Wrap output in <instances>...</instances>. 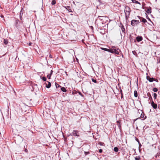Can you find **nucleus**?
Segmentation results:
<instances>
[{"label":"nucleus","mask_w":160,"mask_h":160,"mask_svg":"<svg viewBox=\"0 0 160 160\" xmlns=\"http://www.w3.org/2000/svg\"><path fill=\"white\" fill-rule=\"evenodd\" d=\"M124 12L125 14V17L126 19H127L130 15V8L128 6L125 7L124 9Z\"/></svg>","instance_id":"obj_1"},{"label":"nucleus","mask_w":160,"mask_h":160,"mask_svg":"<svg viewBox=\"0 0 160 160\" xmlns=\"http://www.w3.org/2000/svg\"><path fill=\"white\" fill-rule=\"evenodd\" d=\"M139 23V22L138 20H132L131 22V25L133 26H134L135 25L138 24Z\"/></svg>","instance_id":"obj_2"},{"label":"nucleus","mask_w":160,"mask_h":160,"mask_svg":"<svg viewBox=\"0 0 160 160\" xmlns=\"http://www.w3.org/2000/svg\"><path fill=\"white\" fill-rule=\"evenodd\" d=\"M139 114L141 113L140 115V118H143V120H144L146 118V116H145L144 117L145 114L142 110H140L139 111Z\"/></svg>","instance_id":"obj_3"},{"label":"nucleus","mask_w":160,"mask_h":160,"mask_svg":"<svg viewBox=\"0 0 160 160\" xmlns=\"http://www.w3.org/2000/svg\"><path fill=\"white\" fill-rule=\"evenodd\" d=\"M112 53H114L116 55H118L121 53V51H107Z\"/></svg>","instance_id":"obj_4"},{"label":"nucleus","mask_w":160,"mask_h":160,"mask_svg":"<svg viewBox=\"0 0 160 160\" xmlns=\"http://www.w3.org/2000/svg\"><path fill=\"white\" fill-rule=\"evenodd\" d=\"M20 22L18 20H17L16 21V26L18 28H20Z\"/></svg>","instance_id":"obj_5"},{"label":"nucleus","mask_w":160,"mask_h":160,"mask_svg":"<svg viewBox=\"0 0 160 160\" xmlns=\"http://www.w3.org/2000/svg\"><path fill=\"white\" fill-rule=\"evenodd\" d=\"M151 104L152 106L153 107V108L154 109H156L157 108V104L155 103L152 100L151 103Z\"/></svg>","instance_id":"obj_6"},{"label":"nucleus","mask_w":160,"mask_h":160,"mask_svg":"<svg viewBox=\"0 0 160 160\" xmlns=\"http://www.w3.org/2000/svg\"><path fill=\"white\" fill-rule=\"evenodd\" d=\"M146 78L147 80H148V81L150 82H152L154 80V78H151L149 76H147Z\"/></svg>","instance_id":"obj_7"},{"label":"nucleus","mask_w":160,"mask_h":160,"mask_svg":"<svg viewBox=\"0 0 160 160\" xmlns=\"http://www.w3.org/2000/svg\"><path fill=\"white\" fill-rule=\"evenodd\" d=\"M120 27H121V29L122 32H123L125 33V29L122 23H120Z\"/></svg>","instance_id":"obj_8"},{"label":"nucleus","mask_w":160,"mask_h":160,"mask_svg":"<svg viewBox=\"0 0 160 160\" xmlns=\"http://www.w3.org/2000/svg\"><path fill=\"white\" fill-rule=\"evenodd\" d=\"M72 133V134L74 136H79V135H78V132L77 131L74 130L73 131Z\"/></svg>","instance_id":"obj_9"},{"label":"nucleus","mask_w":160,"mask_h":160,"mask_svg":"<svg viewBox=\"0 0 160 160\" xmlns=\"http://www.w3.org/2000/svg\"><path fill=\"white\" fill-rule=\"evenodd\" d=\"M136 40L138 42H139L142 40V38L141 36H138L136 38Z\"/></svg>","instance_id":"obj_10"},{"label":"nucleus","mask_w":160,"mask_h":160,"mask_svg":"<svg viewBox=\"0 0 160 160\" xmlns=\"http://www.w3.org/2000/svg\"><path fill=\"white\" fill-rule=\"evenodd\" d=\"M47 82L48 83V85L46 84V87L47 88H49L51 86V84L50 82L48 81H47Z\"/></svg>","instance_id":"obj_11"},{"label":"nucleus","mask_w":160,"mask_h":160,"mask_svg":"<svg viewBox=\"0 0 160 160\" xmlns=\"http://www.w3.org/2000/svg\"><path fill=\"white\" fill-rule=\"evenodd\" d=\"M147 95L149 97V99L150 100H152V97L150 94V93L148 92V93Z\"/></svg>","instance_id":"obj_12"},{"label":"nucleus","mask_w":160,"mask_h":160,"mask_svg":"<svg viewBox=\"0 0 160 160\" xmlns=\"http://www.w3.org/2000/svg\"><path fill=\"white\" fill-rule=\"evenodd\" d=\"M117 122L118 126V127L119 129H121V125L120 124V122L119 121H117Z\"/></svg>","instance_id":"obj_13"},{"label":"nucleus","mask_w":160,"mask_h":160,"mask_svg":"<svg viewBox=\"0 0 160 160\" xmlns=\"http://www.w3.org/2000/svg\"><path fill=\"white\" fill-rule=\"evenodd\" d=\"M61 90L64 92H67V90L66 88L64 87H62L61 88Z\"/></svg>","instance_id":"obj_14"},{"label":"nucleus","mask_w":160,"mask_h":160,"mask_svg":"<svg viewBox=\"0 0 160 160\" xmlns=\"http://www.w3.org/2000/svg\"><path fill=\"white\" fill-rule=\"evenodd\" d=\"M100 49H102V50H111V49H107V48H100ZM98 49H99V48H98ZM111 50H116V49H111Z\"/></svg>","instance_id":"obj_15"},{"label":"nucleus","mask_w":160,"mask_h":160,"mask_svg":"<svg viewBox=\"0 0 160 160\" xmlns=\"http://www.w3.org/2000/svg\"><path fill=\"white\" fill-rule=\"evenodd\" d=\"M146 12L148 14L151 13V8H148L147 10L146 11Z\"/></svg>","instance_id":"obj_16"},{"label":"nucleus","mask_w":160,"mask_h":160,"mask_svg":"<svg viewBox=\"0 0 160 160\" xmlns=\"http://www.w3.org/2000/svg\"><path fill=\"white\" fill-rule=\"evenodd\" d=\"M134 96L135 97H138V93L136 90L134 91Z\"/></svg>","instance_id":"obj_17"},{"label":"nucleus","mask_w":160,"mask_h":160,"mask_svg":"<svg viewBox=\"0 0 160 160\" xmlns=\"http://www.w3.org/2000/svg\"><path fill=\"white\" fill-rule=\"evenodd\" d=\"M66 9L69 12H72V11L70 8V7L69 6H68L66 8Z\"/></svg>","instance_id":"obj_18"},{"label":"nucleus","mask_w":160,"mask_h":160,"mask_svg":"<svg viewBox=\"0 0 160 160\" xmlns=\"http://www.w3.org/2000/svg\"><path fill=\"white\" fill-rule=\"evenodd\" d=\"M132 2L134 3H135L136 4H140V3L137 1L134 0L132 1Z\"/></svg>","instance_id":"obj_19"},{"label":"nucleus","mask_w":160,"mask_h":160,"mask_svg":"<svg viewBox=\"0 0 160 160\" xmlns=\"http://www.w3.org/2000/svg\"><path fill=\"white\" fill-rule=\"evenodd\" d=\"M141 22L144 23H145L147 22V20L145 19L144 18H142Z\"/></svg>","instance_id":"obj_20"},{"label":"nucleus","mask_w":160,"mask_h":160,"mask_svg":"<svg viewBox=\"0 0 160 160\" xmlns=\"http://www.w3.org/2000/svg\"><path fill=\"white\" fill-rule=\"evenodd\" d=\"M55 84L56 88H59V87H61V86H60V85H59V84H58L56 82H55Z\"/></svg>","instance_id":"obj_21"},{"label":"nucleus","mask_w":160,"mask_h":160,"mask_svg":"<svg viewBox=\"0 0 160 160\" xmlns=\"http://www.w3.org/2000/svg\"><path fill=\"white\" fill-rule=\"evenodd\" d=\"M132 52L134 55L138 57V54H137V52H136L135 51H132Z\"/></svg>","instance_id":"obj_22"},{"label":"nucleus","mask_w":160,"mask_h":160,"mask_svg":"<svg viewBox=\"0 0 160 160\" xmlns=\"http://www.w3.org/2000/svg\"><path fill=\"white\" fill-rule=\"evenodd\" d=\"M114 150L116 152H117L118 151V148L117 147H115L114 148Z\"/></svg>","instance_id":"obj_23"},{"label":"nucleus","mask_w":160,"mask_h":160,"mask_svg":"<svg viewBox=\"0 0 160 160\" xmlns=\"http://www.w3.org/2000/svg\"><path fill=\"white\" fill-rule=\"evenodd\" d=\"M3 42L6 45L8 43V41L7 40L4 39Z\"/></svg>","instance_id":"obj_24"},{"label":"nucleus","mask_w":160,"mask_h":160,"mask_svg":"<svg viewBox=\"0 0 160 160\" xmlns=\"http://www.w3.org/2000/svg\"><path fill=\"white\" fill-rule=\"evenodd\" d=\"M98 18H99V19L101 20H102L103 19V18H104L105 17H102V16H99L98 17Z\"/></svg>","instance_id":"obj_25"},{"label":"nucleus","mask_w":160,"mask_h":160,"mask_svg":"<svg viewBox=\"0 0 160 160\" xmlns=\"http://www.w3.org/2000/svg\"><path fill=\"white\" fill-rule=\"evenodd\" d=\"M56 1L55 0H53L52 1L51 4L52 5H54L56 4Z\"/></svg>","instance_id":"obj_26"},{"label":"nucleus","mask_w":160,"mask_h":160,"mask_svg":"<svg viewBox=\"0 0 160 160\" xmlns=\"http://www.w3.org/2000/svg\"><path fill=\"white\" fill-rule=\"evenodd\" d=\"M158 90V89L156 88H154L153 89V91L155 92H157Z\"/></svg>","instance_id":"obj_27"},{"label":"nucleus","mask_w":160,"mask_h":160,"mask_svg":"<svg viewBox=\"0 0 160 160\" xmlns=\"http://www.w3.org/2000/svg\"><path fill=\"white\" fill-rule=\"evenodd\" d=\"M153 97L154 99H156L157 98V94L156 93H154L153 94Z\"/></svg>","instance_id":"obj_28"},{"label":"nucleus","mask_w":160,"mask_h":160,"mask_svg":"<svg viewBox=\"0 0 160 160\" xmlns=\"http://www.w3.org/2000/svg\"><path fill=\"white\" fill-rule=\"evenodd\" d=\"M135 160H140V158L139 157H136L135 158Z\"/></svg>","instance_id":"obj_29"},{"label":"nucleus","mask_w":160,"mask_h":160,"mask_svg":"<svg viewBox=\"0 0 160 160\" xmlns=\"http://www.w3.org/2000/svg\"><path fill=\"white\" fill-rule=\"evenodd\" d=\"M90 153L89 152H84V154L85 155H87L88 154H89Z\"/></svg>","instance_id":"obj_30"},{"label":"nucleus","mask_w":160,"mask_h":160,"mask_svg":"<svg viewBox=\"0 0 160 160\" xmlns=\"http://www.w3.org/2000/svg\"><path fill=\"white\" fill-rule=\"evenodd\" d=\"M136 140L138 142V144H140V145L141 146V143H140V142H139V140L137 138H136Z\"/></svg>","instance_id":"obj_31"},{"label":"nucleus","mask_w":160,"mask_h":160,"mask_svg":"<svg viewBox=\"0 0 160 160\" xmlns=\"http://www.w3.org/2000/svg\"><path fill=\"white\" fill-rule=\"evenodd\" d=\"M42 79L44 81H46L47 79H46V78L45 77H43L42 78Z\"/></svg>","instance_id":"obj_32"},{"label":"nucleus","mask_w":160,"mask_h":160,"mask_svg":"<svg viewBox=\"0 0 160 160\" xmlns=\"http://www.w3.org/2000/svg\"><path fill=\"white\" fill-rule=\"evenodd\" d=\"M92 81L93 82H94L95 83H96L97 82L96 80L95 79H94L93 78L92 79Z\"/></svg>","instance_id":"obj_33"},{"label":"nucleus","mask_w":160,"mask_h":160,"mask_svg":"<svg viewBox=\"0 0 160 160\" xmlns=\"http://www.w3.org/2000/svg\"><path fill=\"white\" fill-rule=\"evenodd\" d=\"M51 76L49 75V74H48L47 76V78H48V79H50V78H51Z\"/></svg>","instance_id":"obj_34"},{"label":"nucleus","mask_w":160,"mask_h":160,"mask_svg":"<svg viewBox=\"0 0 160 160\" xmlns=\"http://www.w3.org/2000/svg\"><path fill=\"white\" fill-rule=\"evenodd\" d=\"M102 150L101 149H100L99 150V152L100 153H102Z\"/></svg>","instance_id":"obj_35"},{"label":"nucleus","mask_w":160,"mask_h":160,"mask_svg":"<svg viewBox=\"0 0 160 160\" xmlns=\"http://www.w3.org/2000/svg\"><path fill=\"white\" fill-rule=\"evenodd\" d=\"M79 94L82 97L83 96V95H82V93L81 92H79Z\"/></svg>","instance_id":"obj_36"},{"label":"nucleus","mask_w":160,"mask_h":160,"mask_svg":"<svg viewBox=\"0 0 160 160\" xmlns=\"http://www.w3.org/2000/svg\"><path fill=\"white\" fill-rule=\"evenodd\" d=\"M123 93H122L121 94V98H123Z\"/></svg>","instance_id":"obj_37"},{"label":"nucleus","mask_w":160,"mask_h":160,"mask_svg":"<svg viewBox=\"0 0 160 160\" xmlns=\"http://www.w3.org/2000/svg\"><path fill=\"white\" fill-rule=\"evenodd\" d=\"M137 52V54H139V53H140V52H139V51H136Z\"/></svg>","instance_id":"obj_38"},{"label":"nucleus","mask_w":160,"mask_h":160,"mask_svg":"<svg viewBox=\"0 0 160 160\" xmlns=\"http://www.w3.org/2000/svg\"><path fill=\"white\" fill-rule=\"evenodd\" d=\"M25 151L26 152H28V150L26 148L25 150Z\"/></svg>","instance_id":"obj_39"},{"label":"nucleus","mask_w":160,"mask_h":160,"mask_svg":"<svg viewBox=\"0 0 160 160\" xmlns=\"http://www.w3.org/2000/svg\"><path fill=\"white\" fill-rule=\"evenodd\" d=\"M120 93H121V94L122 93V90L121 89H120Z\"/></svg>","instance_id":"obj_40"},{"label":"nucleus","mask_w":160,"mask_h":160,"mask_svg":"<svg viewBox=\"0 0 160 160\" xmlns=\"http://www.w3.org/2000/svg\"><path fill=\"white\" fill-rule=\"evenodd\" d=\"M154 80L155 81L157 82H158V80H157V79H156V80Z\"/></svg>","instance_id":"obj_41"},{"label":"nucleus","mask_w":160,"mask_h":160,"mask_svg":"<svg viewBox=\"0 0 160 160\" xmlns=\"http://www.w3.org/2000/svg\"><path fill=\"white\" fill-rule=\"evenodd\" d=\"M52 74V73H51V72H50V74H49V75L51 76Z\"/></svg>","instance_id":"obj_42"},{"label":"nucleus","mask_w":160,"mask_h":160,"mask_svg":"<svg viewBox=\"0 0 160 160\" xmlns=\"http://www.w3.org/2000/svg\"><path fill=\"white\" fill-rule=\"evenodd\" d=\"M49 57H50L51 58H52V55H49Z\"/></svg>","instance_id":"obj_43"},{"label":"nucleus","mask_w":160,"mask_h":160,"mask_svg":"<svg viewBox=\"0 0 160 160\" xmlns=\"http://www.w3.org/2000/svg\"><path fill=\"white\" fill-rule=\"evenodd\" d=\"M53 72L52 70H51V72H51V73H53Z\"/></svg>","instance_id":"obj_44"},{"label":"nucleus","mask_w":160,"mask_h":160,"mask_svg":"<svg viewBox=\"0 0 160 160\" xmlns=\"http://www.w3.org/2000/svg\"><path fill=\"white\" fill-rule=\"evenodd\" d=\"M141 145H140V144H139V147H140V146H141Z\"/></svg>","instance_id":"obj_45"}]
</instances>
